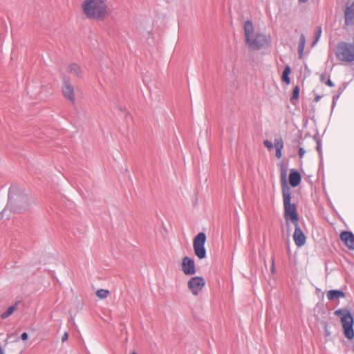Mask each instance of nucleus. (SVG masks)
<instances>
[{
	"label": "nucleus",
	"instance_id": "obj_19",
	"mask_svg": "<svg viewBox=\"0 0 354 354\" xmlns=\"http://www.w3.org/2000/svg\"><path fill=\"white\" fill-rule=\"evenodd\" d=\"M109 290L105 289H100L96 292V295L100 299H105L109 296Z\"/></svg>",
	"mask_w": 354,
	"mask_h": 354
},
{
	"label": "nucleus",
	"instance_id": "obj_8",
	"mask_svg": "<svg viewBox=\"0 0 354 354\" xmlns=\"http://www.w3.org/2000/svg\"><path fill=\"white\" fill-rule=\"evenodd\" d=\"M182 270L186 275H193L196 272L195 262L189 257H185L182 259Z\"/></svg>",
	"mask_w": 354,
	"mask_h": 354
},
{
	"label": "nucleus",
	"instance_id": "obj_4",
	"mask_svg": "<svg viewBox=\"0 0 354 354\" xmlns=\"http://www.w3.org/2000/svg\"><path fill=\"white\" fill-rule=\"evenodd\" d=\"M335 314L341 319L346 337L352 339L354 337V319L350 310L347 308H339L335 311Z\"/></svg>",
	"mask_w": 354,
	"mask_h": 354
},
{
	"label": "nucleus",
	"instance_id": "obj_15",
	"mask_svg": "<svg viewBox=\"0 0 354 354\" xmlns=\"http://www.w3.org/2000/svg\"><path fill=\"white\" fill-rule=\"evenodd\" d=\"M68 71L69 72L73 73L75 75L79 77L81 75V68L80 67L76 64H71L68 66Z\"/></svg>",
	"mask_w": 354,
	"mask_h": 354
},
{
	"label": "nucleus",
	"instance_id": "obj_26",
	"mask_svg": "<svg viewBox=\"0 0 354 354\" xmlns=\"http://www.w3.org/2000/svg\"><path fill=\"white\" fill-rule=\"evenodd\" d=\"M68 334L67 332H65L62 337V342H66L68 339Z\"/></svg>",
	"mask_w": 354,
	"mask_h": 354
},
{
	"label": "nucleus",
	"instance_id": "obj_6",
	"mask_svg": "<svg viewBox=\"0 0 354 354\" xmlns=\"http://www.w3.org/2000/svg\"><path fill=\"white\" fill-rule=\"evenodd\" d=\"M206 241V235L204 232L198 233L194 239L193 248L194 253L200 259L206 257V250L205 248V243Z\"/></svg>",
	"mask_w": 354,
	"mask_h": 354
},
{
	"label": "nucleus",
	"instance_id": "obj_3",
	"mask_svg": "<svg viewBox=\"0 0 354 354\" xmlns=\"http://www.w3.org/2000/svg\"><path fill=\"white\" fill-rule=\"evenodd\" d=\"M82 10L89 19H103L107 15L106 0H85L82 3Z\"/></svg>",
	"mask_w": 354,
	"mask_h": 354
},
{
	"label": "nucleus",
	"instance_id": "obj_24",
	"mask_svg": "<svg viewBox=\"0 0 354 354\" xmlns=\"http://www.w3.org/2000/svg\"><path fill=\"white\" fill-rule=\"evenodd\" d=\"M271 263H272V265H271V272H272V274H274V272H275L274 258V257H272V258H271Z\"/></svg>",
	"mask_w": 354,
	"mask_h": 354
},
{
	"label": "nucleus",
	"instance_id": "obj_34",
	"mask_svg": "<svg viewBox=\"0 0 354 354\" xmlns=\"http://www.w3.org/2000/svg\"><path fill=\"white\" fill-rule=\"evenodd\" d=\"M21 199H22V201H23V202H24L26 204L27 203V198H26V197L23 196V197L21 198Z\"/></svg>",
	"mask_w": 354,
	"mask_h": 354
},
{
	"label": "nucleus",
	"instance_id": "obj_9",
	"mask_svg": "<svg viewBox=\"0 0 354 354\" xmlns=\"http://www.w3.org/2000/svg\"><path fill=\"white\" fill-rule=\"evenodd\" d=\"M295 225V232L293 234V239L295 243V245L297 247H302L305 245L306 237L304 233L301 230L299 223H296Z\"/></svg>",
	"mask_w": 354,
	"mask_h": 354
},
{
	"label": "nucleus",
	"instance_id": "obj_10",
	"mask_svg": "<svg viewBox=\"0 0 354 354\" xmlns=\"http://www.w3.org/2000/svg\"><path fill=\"white\" fill-rule=\"evenodd\" d=\"M62 92L66 99L70 101L72 104H75V98L74 88L68 80H64L62 86Z\"/></svg>",
	"mask_w": 354,
	"mask_h": 354
},
{
	"label": "nucleus",
	"instance_id": "obj_11",
	"mask_svg": "<svg viewBox=\"0 0 354 354\" xmlns=\"http://www.w3.org/2000/svg\"><path fill=\"white\" fill-rule=\"evenodd\" d=\"M340 239L350 250H354V234L353 232L344 231L340 234Z\"/></svg>",
	"mask_w": 354,
	"mask_h": 354
},
{
	"label": "nucleus",
	"instance_id": "obj_22",
	"mask_svg": "<svg viewBox=\"0 0 354 354\" xmlns=\"http://www.w3.org/2000/svg\"><path fill=\"white\" fill-rule=\"evenodd\" d=\"M321 33H322V28L320 27H317L316 28V31H315V41H314V43H315L319 38L320 35H321Z\"/></svg>",
	"mask_w": 354,
	"mask_h": 354
},
{
	"label": "nucleus",
	"instance_id": "obj_31",
	"mask_svg": "<svg viewBox=\"0 0 354 354\" xmlns=\"http://www.w3.org/2000/svg\"><path fill=\"white\" fill-rule=\"evenodd\" d=\"M26 208V206H25L24 207H19L18 209H16L15 211L21 212L22 211L25 210Z\"/></svg>",
	"mask_w": 354,
	"mask_h": 354
},
{
	"label": "nucleus",
	"instance_id": "obj_5",
	"mask_svg": "<svg viewBox=\"0 0 354 354\" xmlns=\"http://www.w3.org/2000/svg\"><path fill=\"white\" fill-rule=\"evenodd\" d=\"M335 55L338 60L351 63L354 61V44L346 41L339 42L335 48Z\"/></svg>",
	"mask_w": 354,
	"mask_h": 354
},
{
	"label": "nucleus",
	"instance_id": "obj_37",
	"mask_svg": "<svg viewBox=\"0 0 354 354\" xmlns=\"http://www.w3.org/2000/svg\"><path fill=\"white\" fill-rule=\"evenodd\" d=\"M131 354H137V353H135V352H133V353H132Z\"/></svg>",
	"mask_w": 354,
	"mask_h": 354
},
{
	"label": "nucleus",
	"instance_id": "obj_12",
	"mask_svg": "<svg viewBox=\"0 0 354 354\" xmlns=\"http://www.w3.org/2000/svg\"><path fill=\"white\" fill-rule=\"evenodd\" d=\"M344 18L346 26L354 24V1L349 6H346L344 10Z\"/></svg>",
	"mask_w": 354,
	"mask_h": 354
},
{
	"label": "nucleus",
	"instance_id": "obj_7",
	"mask_svg": "<svg viewBox=\"0 0 354 354\" xmlns=\"http://www.w3.org/2000/svg\"><path fill=\"white\" fill-rule=\"evenodd\" d=\"M205 285V281L203 277H192L188 283L187 286L191 292L196 296L202 290Z\"/></svg>",
	"mask_w": 354,
	"mask_h": 354
},
{
	"label": "nucleus",
	"instance_id": "obj_30",
	"mask_svg": "<svg viewBox=\"0 0 354 354\" xmlns=\"http://www.w3.org/2000/svg\"><path fill=\"white\" fill-rule=\"evenodd\" d=\"M325 80H326V75L325 74H322L320 75V81L322 82H325Z\"/></svg>",
	"mask_w": 354,
	"mask_h": 354
},
{
	"label": "nucleus",
	"instance_id": "obj_16",
	"mask_svg": "<svg viewBox=\"0 0 354 354\" xmlns=\"http://www.w3.org/2000/svg\"><path fill=\"white\" fill-rule=\"evenodd\" d=\"M290 73V66H286V68H284V70L283 71L282 80L287 84H289L290 82V79L289 77Z\"/></svg>",
	"mask_w": 354,
	"mask_h": 354
},
{
	"label": "nucleus",
	"instance_id": "obj_32",
	"mask_svg": "<svg viewBox=\"0 0 354 354\" xmlns=\"http://www.w3.org/2000/svg\"><path fill=\"white\" fill-rule=\"evenodd\" d=\"M317 150L319 152H321V143L319 141H317Z\"/></svg>",
	"mask_w": 354,
	"mask_h": 354
},
{
	"label": "nucleus",
	"instance_id": "obj_27",
	"mask_svg": "<svg viewBox=\"0 0 354 354\" xmlns=\"http://www.w3.org/2000/svg\"><path fill=\"white\" fill-rule=\"evenodd\" d=\"M325 83L326 85H328L330 87H333L335 86L333 82L329 78L327 80V81Z\"/></svg>",
	"mask_w": 354,
	"mask_h": 354
},
{
	"label": "nucleus",
	"instance_id": "obj_1",
	"mask_svg": "<svg viewBox=\"0 0 354 354\" xmlns=\"http://www.w3.org/2000/svg\"><path fill=\"white\" fill-rule=\"evenodd\" d=\"M244 36L245 44L249 49L259 50L268 48L271 42V37L263 32H256L251 20L244 23Z\"/></svg>",
	"mask_w": 354,
	"mask_h": 354
},
{
	"label": "nucleus",
	"instance_id": "obj_13",
	"mask_svg": "<svg viewBox=\"0 0 354 354\" xmlns=\"http://www.w3.org/2000/svg\"><path fill=\"white\" fill-rule=\"evenodd\" d=\"M301 181V176L300 173L295 170L291 169L289 175V182L292 187H297Z\"/></svg>",
	"mask_w": 354,
	"mask_h": 354
},
{
	"label": "nucleus",
	"instance_id": "obj_20",
	"mask_svg": "<svg viewBox=\"0 0 354 354\" xmlns=\"http://www.w3.org/2000/svg\"><path fill=\"white\" fill-rule=\"evenodd\" d=\"M299 92H300L299 86H296L293 89L290 100L293 101L294 100H297L299 98Z\"/></svg>",
	"mask_w": 354,
	"mask_h": 354
},
{
	"label": "nucleus",
	"instance_id": "obj_23",
	"mask_svg": "<svg viewBox=\"0 0 354 354\" xmlns=\"http://www.w3.org/2000/svg\"><path fill=\"white\" fill-rule=\"evenodd\" d=\"M263 144H264V146L266 148H268V149H271L273 147V145H272V142L270 140H265L263 142Z\"/></svg>",
	"mask_w": 354,
	"mask_h": 354
},
{
	"label": "nucleus",
	"instance_id": "obj_21",
	"mask_svg": "<svg viewBox=\"0 0 354 354\" xmlns=\"http://www.w3.org/2000/svg\"><path fill=\"white\" fill-rule=\"evenodd\" d=\"M274 147L276 149H283V141L282 138H276L274 139Z\"/></svg>",
	"mask_w": 354,
	"mask_h": 354
},
{
	"label": "nucleus",
	"instance_id": "obj_29",
	"mask_svg": "<svg viewBox=\"0 0 354 354\" xmlns=\"http://www.w3.org/2000/svg\"><path fill=\"white\" fill-rule=\"evenodd\" d=\"M21 338L22 340H26L28 339V334L26 333H23L21 335Z\"/></svg>",
	"mask_w": 354,
	"mask_h": 354
},
{
	"label": "nucleus",
	"instance_id": "obj_28",
	"mask_svg": "<svg viewBox=\"0 0 354 354\" xmlns=\"http://www.w3.org/2000/svg\"><path fill=\"white\" fill-rule=\"evenodd\" d=\"M281 151L282 149H276V156L277 158H280L281 157Z\"/></svg>",
	"mask_w": 354,
	"mask_h": 354
},
{
	"label": "nucleus",
	"instance_id": "obj_17",
	"mask_svg": "<svg viewBox=\"0 0 354 354\" xmlns=\"http://www.w3.org/2000/svg\"><path fill=\"white\" fill-rule=\"evenodd\" d=\"M17 304L16 303L15 305L10 306L6 312L1 314V317L2 319H6L10 317L15 310Z\"/></svg>",
	"mask_w": 354,
	"mask_h": 354
},
{
	"label": "nucleus",
	"instance_id": "obj_2",
	"mask_svg": "<svg viewBox=\"0 0 354 354\" xmlns=\"http://www.w3.org/2000/svg\"><path fill=\"white\" fill-rule=\"evenodd\" d=\"M281 183L283 194V203L284 207V217L286 221H290L293 225L299 223V215L295 203H291V190L286 182V172L281 174Z\"/></svg>",
	"mask_w": 354,
	"mask_h": 354
},
{
	"label": "nucleus",
	"instance_id": "obj_36",
	"mask_svg": "<svg viewBox=\"0 0 354 354\" xmlns=\"http://www.w3.org/2000/svg\"><path fill=\"white\" fill-rule=\"evenodd\" d=\"M7 208H8V205H7L6 208L4 209V211H6Z\"/></svg>",
	"mask_w": 354,
	"mask_h": 354
},
{
	"label": "nucleus",
	"instance_id": "obj_14",
	"mask_svg": "<svg viewBox=\"0 0 354 354\" xmlns=\"http://www.w3.org/2000/svg\"><path fill=\"white\" fill-rule=\"evenodd\" d=\"M344 297H345V293L340 290H330L327 292V298L330 301Z\"/></svg>",
	"mask_w": 354,
	"mask_h": 354
},
{
	"label": "nucleus",
	"instance_id": "obj_33",
	"mask_svg": "<svg viewBox=\"0 0 354 354\" xmlns=\"http://www.w3.org/2000/svg\"><path fill=\"white\" fill-rule=\"evenodd\" d=\"M320 98H321V96H320V95H317V96H316V97L315 98V101L316 102H317L320 100Z\"/></svg>",
	"mask_w": 354,
	"mask_h": 354
},
{
	"label": "nucleus",
	"instance_id": "obj_35",
	"mask_svg": "<svg viewBox=\"0 0 354 354\" xmlns=\"http://www.w3.org/2000/svg\"><path fill=\"white\" fill-rule=\"evenodd\" d=\"M300 2H302V3H305L308 0H299Z\"/></svg>",
	"mask_w": 354,
	"mask_h": 354
},
{
	"label": "nucleus",
	"instance_id": "obj_25",
	"mask_svg": "<svg viewBox=\"0 0 354 354\" xmlns=\"http://www.w3.org/2000/svg\"><path fill=\"white\" fill-rule=\"evenodd\" d=\"M305 152L306 151H305L304 149L302 148V147H300L299 150V157L300 158H303L304 154H305Z\"/></svg>",
	"mask_w": 354,
	"mask_h": 354
},
{
	"label": "nucleus",
	"instance_id": "obj_18",
	"mask_svg": "<svg viewBox=\"0 0 354 354\" xmlns=\"http://www.w3.org/2000/svg\"><path fill=\"white\" fill-rule=\"evenodd\" d=\"M305 44H306L305 36H304V34H301V36H300L299 42V46H298L299 53L300 55H301L303 54V52H304V47H305Z\"/></svg>",
	"mask_w": 354,
	"mask_h": 354
}]
</instances>
